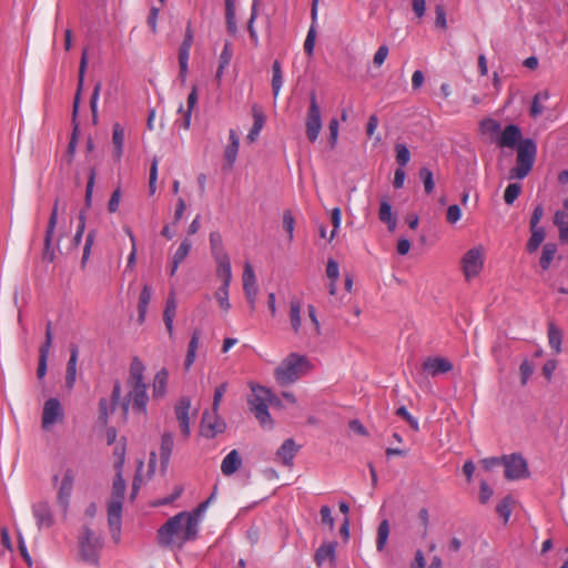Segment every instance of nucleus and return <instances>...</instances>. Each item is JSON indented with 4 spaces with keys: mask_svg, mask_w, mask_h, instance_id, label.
Here are the masks:
<instances>
[{
    "mask_svg": "<svg viewBox=\"0 0 568 568\" xmlns=\"http://www.w3.org/2000/svg\"><path fill=\"white\" fill-rule=\"evenodd\" d=\"M395 152H396V162L399 164L400 168H404L408 164L410 160V152L408 148L405 144L397 143L395 145Z\"/></svg>",
    "mask_w": 568,
    "mask_h": 568,
    "instance_id": "55",
    "label": "nucleus"
},
{
    "mask_svg": "<svg viewBox=\"0 0 568 568\" xmlns=\"http://www.w3.org/2000/svg\"><path fill=\"white\" fill-rule=\"evenodd\" d=\"M549 97L550 94L547 90L540 91L535 94L529 110V114L531 118L536 119L542 113L544 106L540 104V101H546L549 99Z\"/></svg>",
    "mask_w": 568,
    "mask_h": 568,
    "instance_id": "46",
    "label": "nucleus"
},
{
    "mask_svg": "<svg viewBox=\"0 0 568 568\" xmlns=\"http://www.w3.org/2000/svg\"><path fill=\"white\" fill-rule=\"evenodd\" d=\"M390 527L387 519H384L379 523L377 528V537H376V549L381 552L385 549V546L388 540Z\"/></svg>",
    "mask_w": 568,
    "mask_h": 568,
    "instance_id": "45",
    "label": "nucleus"
},
{
    "mask_svg": "<svg viewBox=\"0 0 568 568\" xmlns=\"http://www.w3.org/2000/svg\"><path fill=\"white\" fill-rule=\"evenodd\" d=\"M226 424L224 419L215 410H205L201 420V435L205 438L212 439L216 435L224 433Z\"/></svg>",
    "mask_w": 568,
    "mask_h": 568,
    "instance_id": "10",
    "label": "nucleus"
},
{
    "mask_svg": "<svg viewBox=\"0 0 568 568\" xmlns=\"http://www.w3.org/2000/svg\"><path fill=\"white\" fill-rule=\"evenodd\" d=\"M320 0H312V8H311V17H312V26L307 32L305 42H304V51L307 55H312L314 52V45H315V38H316V31H315V22L317 19V6Z\"/></svg>",
    "mask_w": 568,
    "mask_h": 568,
    "instance_id": "26",
    "label": "nucleus"
},
{
    "mask_svg": "<svg viewBox=\"0 0 568 568\" xmlns=\"http://www.w3.org/2000/svg\"><path fill=\"white\" fill-rule=\"evenodd\" d=\"M121 398V383L120 381H115L113 384L111 403L108 402L106 398H101L99 402V422L102 425H106L109 420L110 413H113L116 404Z\"/></svg>",
    "mask_w": 568,
    "mask_h": 568,
    "instance_id": "13",
    "label": "nucleus"
},
{
    "mask_svg": "<svg viewBox=\"0 0 568 568\" xmlns=\"http://www.w3.org/2000/svg\"><path fill=\"white\" fill-rule=\"evenodd\" d=\"M210 247L214 260L229 256L223 246L222 235L217 231L210 233Z\"/></svg>",
    "mask_w": 568,
    "mask_h": 568,
    "instance_id": "40",
    "label": "nucleus"
},
{
    "mask_svg": "<svg viewBox=\"0 0 568 568\" xmlns=\"http://www.w3.org/2000/svg\"><path fill=\"white\" fill-rule=\"evenodd\" d=\"M484 266V248L475 246L468 250L462 258V268L466 280L476 277Z\"/></svg>",
    "mask_w": 568,
    "mask_h": 568,
    "instance_id": "8",
    "label": "nucleus"
},
{
    "mask_svg": "<svg viewBox=\"0 0 568 568\" xmlns=\"http://www.w3.org/2000/svg\"><path fill=\"white\" fill-rule=\"evenodd\" d=\"M505 477L509 480L526 478L529 476L527 462L520 454L505 455Z\"/></svg>",
    "mask_w": 568,
    "mask_h": 568,
    "instance_id": "11",
    "label": "nucleus"
},
{
    "mask_svg": "<svg viewBox=\"0 0 568 568\" xmlns=\"http://www.w3.org/2000/svg\"><path fill=\"white\" fill-rule=\"evenodd\" d=\"M252 115H253L254 122H253V125L247 134V140L251 143L256 141V139L266 121V116H265L263 110L257 104H254L252 106Z\"/></svg>",
    "mask_w": 568,
    "mask_h": 568,
    "instance_id": "24",
    "label": "nucleus"
},
{
    "mask_svg": "<svg viewBox=\"0 0 568 568\" xmlns=\"http://www.w3.org/2000/svg\"><path fill=\"white\" fill-rule=\"evenodd\" d=\"M521 192V185L518 183H510L504 193L506 204L511 205Z\"/></svg>",
    "mask_w": 568,
    "mask_h": 568,
    "instance_id": "58",
    "label": "nucleus"
},
{
    "mask_svg": "<svg viewBox=\"0 0 568 568\" xmlns=\"http://www.w3.org/2000/svg\"><path fill=\"white\" fill-rule=\"evenodd\" d=\"M294 225L295 219L290 210H285L283 213V227L287 233L288 241L292 242L294 237Z\"/></svg>",
    "mask_w": 568,
    "mask_h": 568,
    "instance_id": "59",
    "label": "nucleus"
},
{
    "mask_svg": "<svg viewBox=\"0 0 568 568\" xmlns=\"http://www.w3.org/2000/svg\"><path fill=\"white\" fill-rule=\"evenodd\" d=\"M516 165L509 171L510 179H525L536 161L537 156V144L532 139H524L516 146Z\"/></svg>",
    "mask_w": 568,
    "mask_h": 568,
    "instance_id": "4",
    "label": "nucleus"
},
{
    "mask_svg": "<svg viewBox=\"0 0 568 568\" xmlns=\"http://www.w3.org/2000/svg\"><path fill=\"white\" fill-rule=\"evenodd\" d=\"M125 481L122 477V471H116V475L113 479L112 493L110 499L115 500H124L125 494Z\"/></svg>",
    "mask_w": 568,
    "mask_h": 568,
    "instance_id": "47",
    "label": "nucleus"
},
{
    "mask_svg": "<svg viewBox=\"0 0 568 568\" xmlns=\"http://www.w3.org/2000/svg\"><path fill=\"white\" fill-rule=\"evenodd\" d=\"M257 6H258V0H253L251 17H250V20L247 22V31L250 33V39H251L252 44L255 48H257L258 44H260L258 36H257V32H256V30L254 28V21L257 18Z\"/></svg>",
    "mask_w": 568,
    "mask_h": 568,
    "instance_id": "49",
    "label": "nucleus"
},
{
    "mask_svg": "<svg viewBox=\"0 0 568 568\" xmlns=\"http://www.w3.org/2000/svg\"><path fill=\"white\" fill-rule=\"evenodd\" d=\"M63 418V409L58 398H49L43 406L42 427L49 428Z\"/></svg>",
    "mask_w": 568,
    "mask_h": 568,
    "instance_id": "14",
    "label": "nucleus"
},
{
    "mask_svg": "<svg viewBox=\"0 0 568 568\" xmlns=\"http://www.w3.org/2000/svg\"><path fill=\"white\" fill-rule=\"evenodd\" d=\"M422 369L429 376H437L439 374L448 373L453 369V364L449 359L440 356L427 357L423 364Z\"/></svg>",
    "mask_w": 568,
    "mask_h": 568,
    "instance_id": "15",
    "label": "nucleus"
},
{
    "mask_svg": "<svg viewBox=\"0 0 568 568\" xmlns=\"http://www.w3.org/2000/svg\"><path fill=\"white\" fill-rule=\"evenodd\" d=\"M209 505H210V500H205V501L199 504V506L194 510L181 511V513L186 515L185 516L186 520H190V518L195 519V528L199 529L201 515L205 511V509L207 508Z\"/></svg>",
    "mask_w": 568,
    "mask_h": 568,
    "instance_id": "57",
    "label": "nucleus"
},
{
    "mask_svg": "<svg viewBox=\"0 0 568 568\" xmlns=\"http://www.w3.org/2000/svg\"><path fill=\"white\" fill-rule=\"evenodd\" d=\"M101 88H102V83L100 81L97 82L94 88H93V91H92V94H91V99H90V109H91V113H92V123L94 125H97L98 121H99L98 100H99V97H100Z\"/></svg>",
    "mask_w": 568,
    "mask_h": 568,
    "instance_id": "51",
    "label": "nucleus"
},
{
    "mask_svg": "<svg viewBox=\"0 0 568 568\" xmlns=\"http://www.w3.org/2000/svg\"><path fill=\"white\" fill-rule=\"evenodd\" d=\"M168 379H169V372L166 368H161L155 374L154 381H153V392H152L154 398H161L165 395Z\"/></svg>",
    "mask_w": 568,
    "mask_h": 568,
    "instance_id": "33",
    "label": "nucleus"
},
{
    "mask_svg": "<svg viewBox=\"0 0 568 568\" xmlns=\"http://www.w3.org/2000/svg\"><path fill=\"white\" fill-rule=\"evenodd\" d=\"M200 337H201L200 329H197V328L194 329L192 335H191V339L189 342V345H187V352H186V356H185V361H184V368L186 371L190 369V367L193 365V363L195 361L196 351L199 348Z\"/></svg>",
    "mask_w": 568,
    "mask_h": 568,
    "instance_id": "35",
    "label": "nucleus"
},
{
    "mask_svg": "<svg viewBox=\"0 0 568 568\" xmlns=\"http://www.w3.org/2000/svg\"><path fill=\"white\" fill-rule=\"evenodd\" d=\"M396 415L405 419L409 424L412 429H414L415 432L419 429L417 419L408 413L405 406L398 407L396 410Z\"/></svg>",
    "mask_w": 568,
    "mask_h": 568,
    "instance_id": "63",
    "label": "nucleus"
},
{
    "mask_svg": "<svg viewBox=\"0 0 568 568\" xmlns=\"http://www.w3.org/2000/svg\"><path fill=\"white\" fill-rule=\"evenodd\" d=\"M79 348L77 345L70 347V358L67 364L65 385L69 389H72L77 378V362H78Z\"/></svg>",
    "mask_w": 568,
    "mask_h": 568,
    "instance_id": "28",
    "label": "nucleus"
},
{
    "mask_svg": "<svg viewBox=\"0 0 568 568\" xmlns=\"http://www.w3.org/2000/svg\"><path fill=\"white\" fill-rule=\"evenodd\" d=\"M480 129L484 133L498 134L501 125L498 121L487 118L480 122Z\"/></svg>",
    "mask_w": 568,
    "mask_h": 568,
    "instance_id": "60",
    "label": "nucleus"
},
{
    "mask_svg": "<svg viewBox=\"0 0 568 568\" xmlns=\"http://www.w3.org/2000/svg\"><path fill=\"white\" fill-rule=\"evenodd\" d=\"M530 237L526 244V250L528 253H534L537 251V248L539 247V245L544 242L545 237H546V232H545V229L541 226V227H536V229H530Z\"/></svg>",
    "mask_w": 568,
    "mask_h": 568,
    "instance_id": "41",
    "label": "nucleus"
},
{
    "mask_svg": "<svg viewBox=\"0 0 568 568\" xmlns=\"http://www.w3.org/2000/svg\"><path fill=\"white\" fill-rule=\"evenodd\" d=\"M32 510L39 528L51 527L53 525V516L47 503L36 504Z\"/></svg>",
    "mask_w": 568,
    "mask_h": 568,
    "instance_id": "23",
    "label": "nucleus"
},
{
    "mask_svg": "<svg viewBox=\"0 0 568 568\" xmlns=\"http://www.w3.org/2000/svg\"><path fill=\"white\" fill-rule=\"evenodd\" d=\"M186 102H187V109L185 111L183 110L182 104L179 108V112H183V120H182L181 126H183V129H185V130H187L190 128L192 110L195 106V104L197 103V89L195 85H193V88L187 97Z\"/></svg>",
    "mask_w": 568,
    "mask_h": 568,
    "instance_id": "32",
    "label": "nucleus"
},
{
    "mask_svg": "<svg viewBox=\"0 0 568 568\" xmlns=\"http://www.w3.org/2000/svg\"><path fill=\"white\" fill-rule=\"evenodd\" d=\"M58 205H59V200L57 199L54 202V205L52 207V211H51V214L49 217V222L47 225L44 239H43V250H42L41 257H42V261L47 262V263H52L55 258V252H54V248L52 247V240H53L54 230H55V226L58 223Z\"/></svg>",
    "mask_w": 568,
    "mask_h": 568,
    "instance_id": "12",
    "label": "nucleus"
},
{
    "mask_svg": "<svg viewBox=\"0 0 568 568\" xmlns=\"http://www.w3.org/2000/svg\"><path fill=\"white\" fill-rule=\"evenodd\" d=\"M112 144L114 160L119 162L122 158L124 144V129L120 123L113 124Z\"/></svg>",
    "mask_w": 568,
    "mask_h": 568,
    "instance_id": "30",
    "label": "nucleus"
},
{
    "mask_svg": "<svg viewBox=\"0 0 568 568\" xmlns=\"http://www.w3.org/2000/svg\"><path fill=\"white\" fill-rule=\"evenodd\" d=\"M306 136L310 142H315L322 129L321 110L317 102L316 93H310V106L306 115Z\"/></svg>",
    "mask_w": 568,
    "mask_h": 568,
    "instance_id": "7",
    "label": "nucleus"
},
{
    "mask_svg": "<svg viewBox=\"0 0 568 568\" xmlns=\"http://www.w3.org/2000/svg\"><path fill=\"white\" fill-rule=\"evenodd\" d=\"M272 73V93L273 97L276 99L283 84V72L278 60H275L273 62Z\"/></svg>",
    "mask_w": 568,
    "mask_h": 568,
    "instance_id": "43",
    "label": "nucleus"
},
{
    "mask_svg": "<svg viewBox=\"0 0 568 568\" xmlns=\"http://www.w3.org/2000/svg\"><path fill=\"white\" fill-rule=\"evenodd\" d=\"M123 500L110 499L108 503V524L111 532L120 535L122 524Z\"/></svg>",
    "mask_w": 568,
    "mask_h": 568,
    "instance_id": "16",
    "label": "nucleus"
},
{
    "mask_svg": "<svg viewBox=\"0 0 568 568\" xmlns=\"http://www.w3.org/2000/svg\"><path fill=\"white\" fill-rule=\"evenodd\" d=\"M290 321L294 332H298L301 327V303L297 300L291 301Z\"/></svg>",
    "mask_w": 568,
    "mask_h": 568,
    "instance_id": "50",
    "label": "nucleus"
},
{
    "mask_svg": "<svg viewBox=\"0 0 568 568\" xmlns=\"http://www.w3.org/2000/svg\"><path fill=\"white\" fill-rule=\"evenodd\" d=\"M225 19L227 32L235 36L237 32L235 20V6L233 0H225Z\"/></svg>",
    "mask_w": 568,
    "mask_h": 568,
    "instance_id": "44",
    "label": "nucleus"
},
{
    "mask_svg": "<svg viewBox=\"0 0 568 568\" xmlns=\"http://www.w3.org/2000/svg\"><path fill=\"white\" fill-rule=\"evenodd\" d=\"M514 503L510 496L504 497V499L497 505L496 511L497 514L504 518V521L507 523L511 515V504Z\"/></svg>",
    "mask_w": 568,
    "mask_h": 568,
    "instance_id": "53",
    "label": "nucleus"
},
{
    "mask_svg": "<svg viewBox=\"0 0 568 568\" xmlns=\"http://www.w3.org/2000/svg\"><path fill=\"white\" fill-rule=\"evenodd\" d=\"M336 541H329L323 544L318 549L315 551L314 560L317 566L323 565L325 561H329L331 566L336 565Z\"/></svg>",
    "mask_w": 568,
    "mask_h": 568,
    "instance_id": "21",
    "label": "nucleus"
},
{
    "mask_svg": "<svg viewBox=\"0 0 568 568\" xmlns=\"http://www.w3.org/2000/svg\"><path fill=\"white\" fill-rule=\"evenodd\" d=\"M232 55H233V52H232L231 44L229 42H225L223 50L220 54V59H219V68L216 70V79L217 80H220L222 78L224 69L231 62Z\"/></svg>",
    "mask_w": 568,
    "mask_h": 568,
    "instance_id": "48",
    "label": "nucleus"
},
{
    "mask_svg": "<svg viewBox=\"0 0 568 568\" xmlns=\"http://www.w3.org/2000/svg\"><path fill=\"white\" fill-rule=\"evenodd\" d=\"M215 297L224 311H229L231 308V304L229 302V286L221 285V287L216 291Z\"/></svg>",
    "mask_w": 568,
    "mask_h": 568,
    "instance_id": "62",
    "label": "nucleus"
},
{
    "mask_svg": "<svg viewBox=\"0 0 568 568\" xmlns=\"http://www.w3.org/2000/svg\"><path fill=\"white\" fill-rule=\"evenodd\" d=\"M548 342L555 354L561 352L562 331L552 322L548 324Z\"/></svg>",
    "mask_w": 568,
    "mask_h": 568,
    "instance_id": "38",
    "label": "nucleus"
},
{
    "mask_svg": "<svg viewBox=\"0 0 568 568\" xmlns=\"http://www.w3.org/2000/svg\"><path fill=\"white\" fill-rule=\"evenodd\" d=\"M521 131L516 124L507 125L498 139V145L513 149L518 145L521 139Z\"/></svg>",
    "mask_w": 568,
    "mask_h": 568,
    "instance_id": "19",
    "label": "nucleus"
},
{
    "mask_svg": "<svg viewBox=\"0 0 568 568\" xmlns=\"http://www.w3.org/2000/svg\"><path fill=\"white\" fill-rule=\"evenodd\" d=\"M95 178H97V170H95V168H91L90 172H89V176H88V183H87L85 195H84L85 209H90L92 205V194H93Z\"/></svg>",
    "mask_w": 568,
    "mask_h": 568,
    "instance_id": "52",
    "label": "nucleus"
},
{
    "mask_svg": "<svg viewBox=\"0 0 568 568\" xmlns=\"http://www.w3.org/2000/svg\"><path fill=\"white\" fill-rule=\"evenodd\" d=\"M185 516L179 513L158 529L156 539L161 547L182 549L186 542L197 538L199 530L195 528V519L186 520Z\"/></svg>",
    "mask_w": 568,
    "mask_h": 568,
    "instance_id": "1",
    "label": "nucleus"
},
{
    "mask_svg": "<svg viewBox=\"0 0 568 568\" xmlns=\"http://www.w3.org/2000/svg\"><path fill=\"white\" fill-rule=\"evenodd\" d=\"M297 450L298 447L295 442L292 438H287L277 449L276 456L282 460L283 465L291 467Z\"/></svg>",
    "mask_w": 568,
    "mask_h": 568,
    "instance_id": "25",
    "label": "nucleus"
},
{
    "mask_svg": "<svg viewBox=\"0 0 568 568\" xmlns=\"http://www.w3.org/2000/svg\"><path fill=\"white\" fill-rule=\"evenodd\" d=\"M78 544L81 560L95 567L99 566L100 551L103 547L101 536L95 534L90 527L83 526Z\"/></svg>",
    "mask_w": 568,
    "mask_h": 568,
    "instance_id": "5",
    "label": "nucleus"
},
{
    "mask_svg": "<svg viewBox=\"0 0 568 568\" xmlns=\"http://www.w3.org/2000/svg\"><path fill=\"white\" fill-rule=\"evenodd\" d=\"M144 371L145 366L142 361L138 356H134L130 363L128 385H146L144 383Z\"/></svg>",
    "mask_w": 568,
    "mask_h": 568,
    "instance_id": "22",
    "label": "nucleus"
},
{
    "mask_svg": "<svg viewBox=\"0 0 568 568\" xmlns=\"http://www.w3.org/2000/svg\"><path fill=\"white\" fill-rule=\"evenodd\" d=\"M243 291L244 293L257 292L255 273L248 262L245 263L243 271Z\"/></svg>",
    "mask_w": 568,
    "mask_h": 568,
    "instance_id": "42",
    "label": "nucleus"
},
{
    "mask_svg": "<svg viewBox=\"0 0 568 568\" xmlns=\"http://www.w3.org/2000/svg\"><path fill=\"white\" fill-rule=\"evenodd\" d=\"M191 246H192V243L189 239H184L180 246L178 247V250L175 251L174 255H173V258H172V265H171V270H170V275L173 276L178 268H179V265L185 260V257L187 256L190 250H191Z\"/></svg>",
    "mask_w": 568,
    "mask_h": 568,
    "instance_id": "31",
    "label": "nucleus"
},
{
    "mask_svg": "<svg viewBox=\"0 0 568 568\" xmlns=\"http://www.w3.org/2000/svg\"><path fill=\"white\" fill-rule=\"evenodd\" d=\"M192 43H193V32L191 29V23L189 22L186 30H185L184 40L181 43L180 49H179V54L190 55V49L192 47Z\"/></svg>",
    "mask_w": 568,
    "mask_h": 568,
    "instance_id": "61",
    "label": "nucleus"
},
{
    "mask_svg": "<svg viewBox=\"0 0 568 568\" xmlns=\"http://www.w3.org/2000/svg\"><path fill=\"white\" fill-rule=\"evenodd\" d=\"M215 262L217 264L216 274L222 280V285L230 286L232 280L230 256L215 258Z\"/></svg>",
    "mask_w": 568,
    "mask_h": 568,
    "instance_id": "37",
    "label": "nucleus"
},
{
    "mask_svg": "<svg viewBox=\"0 0 568 568\" xmlns=\"http://www.w3.org/2000/svg\"><path fill=\"white\" fill-rule=\"evenodd\" d=\"M253 395L248 398L247 403L253 412L255 418L262 426L272 425L271 415L268 413V405L265 402V396L270 394V388L264 386H252Z\"/></svg>",
    "mask_w": 568,
    "mask_h": 568,
    "instance_id": "6",
    "label": "nucleus"
},
{
    "mask_svg": "<svg viewBox=\"0 0 568 568\" xmlns=\"http://www.w3.org/2000/svg\"><path fill=\"white\" fill-rule=\"evenodd\" d=\"M176 307L178 305L175 300V293L171 291L166 298L165 307L163 311V322L170 338H173L174 336L173 322L176 314Z\"/></svg>",
    "mask_w": 568,
    "mask_h": 568,
    "instance_id": "20",
    "label": "nucleus"
},
{
    "mask_svg": "<svg viewBox=\"0 0 568 568\" xmlns=\"http://www.w3.org/2000/svg\"><path fill=\"white\" fill-rule=\"evenodd\" d=\"M191 400L189 397H182L175 405V416L180 423L182 434L187 437L190 435V417Z\"/></svg>",
    "mask_w": 568,
    "mask_h": 568,
    "instance_id": "18",
    "label": "nucleus"
},
{
    "mask_svg": "<svg viewBox=\"0 0 568 568\" xmlns=\"http://www.w3.org/2000/svg\"><path fill=\"white\" fill-rule=\"evenodd\" d=\"M557 244L548 242L542 246L541 256L539 258V265L544 271H547L551 262L554 261V257L557 253Z\"/></svg>",
    "mask_w": 568,
    "mask_h": 568,
    "instance_id": "39",
    "label": "nucleus"
},
{
    "mask_svg": "<svg viewBox=\"0 0 568 568\" xmlns=\"http://www.w3.org/2000/svg\"><path fill=\"white\" fill-rule=\"evenodd\" d=\"M49 353H50V349L39 348V362H38V368H37L38 379H43L47 374Z\"/></svg>",
    "mask_w": 568,
    "mask_h": 568,
    "instance_id": "54",
    "label": "nucleus"
},
{
    "mask_svg": "<svg viewBox=\"0 0 568 568\" xmlns=\"http://www.w3.org/2000/svg\"><path fill=\"white\" fill-rule=\"evenodd\" d=\"M378 217L383 223L387 224L390 232L396 229V217L393 215L392 205L387 199L381 201Z\"/></svg>",
    "mask_w": 568,
    "mask_h": 568,
    "instance_id": "36",
    "label": "nucleus"
},
{
    "mask_svg": "<svg viewBox=\"0 0 568 568\" xmlns=\"http://www.w3.org/2000/svg\"><path fill=\"white\" fill-rule=\"evenodd\" d=\"M311 368L306 356L291 353L275 368L274 376L278 385L287 386L305 375Z\"/></svg>",
    "mask_w": 568,
    "mask_h": 568,
    "instance_id": "3",
    "label": "nucleus"
},
{
    "mask_svg": "<svg viewBox=\"0 0 568 568\" xmlns=\"http://www.w3.org/2000/svg\"><path fill=\"white\" fill-rule=\"evenodd\" d=\"M88 67V49L85 48L82 52L80 65H79V75H78V88L77 92L74 94L73 99V110H72V133L70 141L68 143L67 150L62 156V164H65L67 166H71L75 152H77V145H78V139L80 134V125L78 122V113L79 108L81 103V94L83 90V83H84V75Z\"/></svg>",
    "mask_w": 568,
    "mask_h": 568,
    "instance_id": "2",
    "label": "nucleus"
},
{
    "mask_svg": "<svg viewBox=\"0 0 568 568\" xmlns=\"http://www.w3.org/2000/svg\"><path fill=\"white\" fill-rule=\"evenodd\" d=\"M151 297H152L151 286L145 284L140 293L139 303H138V322L140 324L144 323V321H145V315H146V311H148V306L150 304Z\"/></svg>",
    "mask_w": 568,
    "mask_h": 568,
    "instance_id": "34",
    "label": "nucleus"
},
{
    "mask_svg": "<svg viewBox=\"0 0 568 568\" xmlns=\"http://www.w3.org/2000/svg\"><path fill=\"white\" fill-rule=\"evenodd\" d=\"M174 446V439L173 435L171 433H164L161 438V446H160V460H161V467L163 470L166 469L171 454Z\"/></svg>",
    "mask_w": 568,
    "mask_h": 568,
    "instance_id": "29",
    "label": "nucleus"
},
{
    "mask_svg": "<svg viewBox=\"0 0 568 568\" xmlns=\"http://www.w3.org/2000/svg\"><path fill=\"white\" fill-rule=\"evenodd\" d=\"M73 483H74V474L72 469H67L62 480L61 485L58 490V504L62 507V509L65 511L69 507V500L72 494L73 489Z\"/></svg>",
    "mask_w": 568,
    "mask_h": 568,
    "instance_id": "17",
    "label": "nucleus"
},
{
    "mask_svg": "<svg viewBox=\"0 0 568 568\" xmlns=\"http://www.w3.org/2000/svg\"><path fill=\"white\" fill-rule=\"evenodd\" d=\"M241 465V456L236 449H233L222 460L221 471L224 476H231L240 469Z\"/></svg>",
    "mask_w": 568,
    "mask_h": 568,
    "instance_id": "27",
    "label": "nucleus"
},
{
    "mask_svg": "<svg viewBox=\"0 0 568 568\" xmlns=\"http://www.w3.org/2000/svg\"><path fill=\"white\" fill-rule=\"evenodd\" d=\"M130 392L124 397L122 402V410L123 414L126 415L129 412L130 404H132V408L139 413H146V405L149 402V396L146 393V385H138V386H129Z\"/></svg>",
    "mask_w": 568,
    "mask_h": 568,
    "instance_id": "9",
    "label": "nucleus"
},
{
    "mask_svg": "<svg viewBox=\"0 0 568 568\" xmlns=\"http://www.w3.org/2000/svg\"><path fill=\"white\" fill-rule=\"evenodd\" d=\"M419 178L424 183V190L426 194H430L434 191V179L433 173L428 168H420L419 169Z\"/></svg>",
    "mask_w": 568,
    "mask_h": 568,
    "instance_id": "56",
    "label": "nucleus"
},
{
    "mask_svg": "<svg viewBox=\"0 0 568 568\" xmlns=\"http://www.w3.org/2000/svg\"><path fill=\"white\" fill-rule=\"evenodd\" d=\"M326 275L333 282H337L339 278V266L334 258H328L327 261Z\"/></svg>",
    "mask_w": 568,
    "mask_h": 568,
    "instance_id": "64",
    "label": "nucleus"
}]
</instances>
